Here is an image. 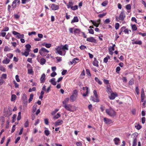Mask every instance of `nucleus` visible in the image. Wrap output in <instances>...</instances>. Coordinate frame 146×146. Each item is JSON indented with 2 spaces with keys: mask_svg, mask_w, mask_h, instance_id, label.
Returning a JSON list of instances; mask_svg holds the SVG:
<instances>
[{
  "mask_svg": "<svg viewBox=\"0 0 146 146\" xmlns=\"http://www.w3.org/2000/svg\"><path fill=\"white\" fill-rule=\"evenodd\" d=\"M55 50L56 51V53L60 55L64 56L66 54V51L68 50V46L67 44L61 45L55 48Z\"/></svg>",
  "mask_w": 146,
  "mask_h": 146,
  "instance_id": "f257e3e1",
  "label": "nucleus"
},
{
  "mask_svg": "<svg viewBox=\"0 0 146 146\" xmlns=\"http://www.w3.org/2000/svg\"><path fill=\"white\" fill-rule=\"evenodd\" d=\"M138 133L137 132H135L131 135V137L132 138V146H136L137 139L138 138Z\"/></svg>",
  "mask_w": 146,
  "mask_h": 146,
  "instance_id": "f03ea898",
  "label": "nucleus"
},
{
  "mask_svg": "<svg viewBox=\"0 0 146 146\" xmlns=\"http://www.w3.org/2000/svg\"><path fill=\"white\" fill-rule=\"evenodd\" d=\"M67 110L72 112L75 111L76 110V107L70 104L65 105L62 106Z\"/></svg>",
  "mask_w": 146,
  "mask_h": 146,
  "instance_id": "7ed1b4c3",
  "label": "nucleus"
},
{
  "mask_svg": "<svg viewBox=\"0 0 146 146\" xmlns=\"http://www.w3.org/2000/svg\"><path fill=\"white\" fill-rule=\"evenodd\" d=\"M106 113L109 116L113 117L116 115V113L114 110L111 108L107 109L106 110Z\"/></svg>",
  "mask_w": 146,
  "mask_h": 146,
  "instance_id": "20e7f679",
  "label": "nucleus"
},
{
  "mask_svg": "<svg viewBox=\"0 0 146 146\" xmlns=\"http://www.w3.org/2000/svg\"><path fill=\"white\" fill-rule=\"evenodd\" d=\"M49 52L48 50L44 47L41 48L39 50V54L43 56H46Z\"/></svg>",
  "mask_w": 146,
  "mask_h": 146,
  "instance_id": "39448f33",
  "label": "nucleus"
},
{
  "mask_svg": "<svg viewBox=\"0 0 146 146\" xmlns=\"http://www.w3.org/2000/svg\"><path fill=\"white\" fill-rule=\"evenodd\" d=\"M78 92L76 90H74L73 91L72 94L70 96V101L71 102H73L76 99L77 97Z\"/></svg>",
  "mask_w": 146,
  "mask_h": 146,
  "instance_id": "423d86ee",
  "label": "nucleus"
},
{
  "mask_svg": "<svg viewBox=\"0 0 146 146\" xmlns=\"http://www.w3.org/2000/svg\"><path fill=\"white\" fill-rule=\"evenodd\" d=\"M125 17V15L124 11H122L119 14V17H116V20H117V18H118L121 21H123Z\"/></svg>",
  "mask_w": 146,
  "mask_h": 146,
  "instance_id": "0eeeda50",
  "label": "nucleus"
},
{
  "mask_svg": "<svg viewBox=\"0 0 146 146\" xmlns=\"http://www.w3.org/2000/svg\"><path fill=\"white\" fill-rule=\"evenodd\" d=\"M28 69V73L29 74H31L33 73V67L31 65L29 64H27V66Z\"/></svg>",
  "mask_w": 146,
  "mask_h": 146,
  "instance_id": "6e6552de",
  "label": "nucleus"
},
{
  "mask_svg": "<svg viewBox=\"0 0 146 146\" xmlns=\"http://www.w3.org/2000/svg\"><path fill=\"white\" fill-rule=\"evenodd\" d=\"M20 3V0H15L13 1L12 5L13 8H15L17 5H18Z\"/></svg>",
  "mask_w": 146,
  "mask_h": 146,
  "instance_id": "1a4fd4ad",
  "label": "nucleus"
},
{
  "mask_svg": "<svg viewBox=\"0 0 146 146\" xmlns=\"http://www.w3.org/2000/svg\"><path fill=\"white\" fill-rule=\"evenodd\" d=\"M90 21L92 23L94 26L96 27H98L100 23V20L99 19L96 21H94L91 20Z\"/></svg>",
  "mask_w": 146,
  "mask_h": 146,
  "instance_id": "9d476101",
  "label": "nucleus"
},
{
  "mask_svg": "<svg viewBox=\"0 0 146 146\" xmlns=\"http://www.w3.org/2000/svg\"><path fill=\"white\" fill-rule=\"evenodd\" d=\"M82 90L84 91H86L85 92H84V93L83 94V96H87L89 91L88 90V88L87 86L83 87L82 88Z\"/></svg>",
  "mask_w": 146,
  "mask_h": 146,
  "instance_id": "9b49d317",
  "label": "nucleus"
},
{
  "mask_svg": "<svg viewBox=\"0 0 146 146\" xmlns=\"http://www.w3.org/2000/svg\"><path fill=\"white\" fill-rule=\"evenodd\" d=\"M51 8L52 10L54 11L58 10L59 9V7L58 5L53 4L51 5Z\"/></svg>",
  "mask_w": 146,
  "mask_h": 146,
  "instance_id": "f8f14e48",
  "label": "nucleus"
},
{
  "mask_svg": "<svg viewBox=\"0 0 146 146\" xmlns=\"http://www.w3.org/2000/svg\"><path fill=\"white\" fill-rule=\"evenodd\" d=\"M82 32L80 29L76 28L74 29V34L76 36L79 35Z\"/></svg>",
  "mask_w": 146,
  "mask_h": 146,
  "instance_id": "ddd939ff",
  "label": "nucleus"
},
{
  "mask_svg": "<svg viewBox=\"0 0 146 146\" xmlns=\"http://www.w3.org/2000/svg\"><path fill=\"white\" fill-rule=\"evenodd\" d=\"M104 122L108 124H110L112 123L113 122L111 119H110L108 118L105 117L104 118Z\"/></svg>",
  "mask_w": 146,
  "mask_h": 146,
  "instance_id": "4468645a",
  "label": "nucleus"
},
{
  "mask_svg": "<svg viewBox=\"0 0 146 146\" xmlns=\"http://www.w3.org/2000/svg\"><path fill=\"white\" fill-rule=\"evenodd\" d=\"M46 79V75L44 73L43 74L41 75L40 78L41 83H43L44 82Z\"/></svg>",
  "mask_w": 146,
  "mask_h": 146,
  "instance_id": "2eb2a0df",
  "label": "nucleus"
},
{
  "mask_svg": "<svg viewBox=\"0 0 146 146\" xmlns=\"http://www.w3.org/2000/svg\"><path fill=\"white\" fill-rule=\"evenodd\" d=\"M117 94L116 93H112L111 94L110 96H109V98L110 99L113 100L117 96Z\"/></svg>",
  "mask_w": 146,
  "mask_h": 146,
  "instance_id": "dca6fc26",
  "label": "nucleus"
},
{
  "mask_svg": "<svg viewBox=\"0 0 146 146\" xmlns=\"http://www.w3.org/2000/svg\"><path fill=\"white\" fill-rule=\"evenodd\" d=\"M86 40L87 41L92 42H95L96 41L95 39L92 37L87 38Z\"/></svg>",
  "mask_w": 146,
  "mask_h": 146,
  "instance_id": "f3484780",
  "label": "nucleus"
},
{
  "mask_svg": "<svg viewBox=\"0 0 146 146\" xmlns=\"http://www.w3.org/2000/svg\"><path fill=\"white\" fill-rule=\"evenodd\" d=\"M79 62V59L78 58H74L72 60V61H70V63L71 64L73 63L75 64L76 63H78Z\"/></svg>",
  "mask_w": 146,
  "mask_h": 146,
  "instance_id": "a211bd4d",
  "label": "nucleus"
},
{
  "mask_svg": "<svg viewBox=\"0 0 146 146\" xmlns=\"http://www.w3.org/2000/svg\"><path fill=\"white\" fill-rule=\"evenodd\" d=\"M114 50V48L113 47L110 46L108 48L109 54L111 55H112L113 54V51Z\"/></svg>",
  "mask_w": 146,
  "mask_h": 146,
  "instance_id": "6ab92c4d",
  "label": "nucleus"
},
{
  "mask_svg": "<svg viewBox=\"0 0 146 146\" xmlns=\"http://www.w3.org/2000/svg\"><path fill=\"white\" fill-rule=\"evenodd\" d=\"M113 141L114 142V143L116 145H118L120 143V139L117 137H116L113 139Z\"/></svg>",
  "mask_w": 146,
  "mask_h": 146,
  "instance_id": "aec40b11",
  "label": "nucleus"
},
{
  "mask_svg": "<svg viewBox=\"0 0 146 146\" xmlns=\"http://www.w3.org/2000/svg\"><path fill=\"white\" fill-rule=\"evenodd\" d=\"M63 123V121L62 120L59 119L56 121L55 123V126H57L61 125Z\"/></svg>",
  "mask_w": 146,
  "mask_h": 146,
  "instance_id": "412c9836",
  "label": "nucleus"
},
{
  "mask_svg": "<svg viewBox=\"0 0 146 146\" xmlns=\"http://www.w3.org/2000/svg\"><path fill=\"white\" fill-rule=\"evenodd\" d=\"M90 99L94 102H99L98 98H95L94 96H91L90 98Z\"/></svg>",
  "mask_w": 146,
  "mask_h": 146,
  "instance_id": "4be33fe9",
  "label": "nucleus"
},
{
  "mask_svg": "<svg viewBox=\"0 0 146 146\" xmlns=\"http://www.w3.org/2000/svg\"><path fill=\"white\" fill-rule=\"evenodd\" d=\"M10 62V60L8 58H6L5 59L2 61V62L4 64H8Z\"/></svg>",
  "mask_w": 146,
  "mask_h": 146,
  "instance_id": "5701e85b",
  "label": "nucleus"
},
{
  "mask_svg": "<svg viewBox=\"0 0 146 146\" xmlns=\"http://www.w3.org/2000/svg\"><path fill=\"white\" fill-rule=\"evenodd\" d=\"M52 84L53 85H56V82L55 81V79L54 78H52L49 80Z\"/></svg>",
  "mask_w": 146,
  "mask_h": 146,
  "instance_id": "b1692460",
  "label": "nucleus"
},
{
  "mask_svg": "<svg viewBox=\"0 0 146 146\" xmlns=\"http://www.w3.org/2000/svg\"><path fill=\"white\" fill-rule=\"evenodd\" d=\"M69 99L68 98H66L65 99L64 101L62 102L63 104L62 106H64L65 105H67L66 104L68 102Z\"/></svg>",
  "mask_w": 146,
  "mask_h": 146,
  "instance_id": "393cba45",
  "label": "nucleus"
},
{
  "mask_svg": "<svg viewBox=\"0 0 146 146\" xmlns=\"http://www.w3.org/2000/svg\"><path fill=\"white\" fill-rule=\"evenodd\" d=\"M78 21V19L77 17H74L71 21V23H73L74 22H77Z\"/></svg>",
  "mask_w": 146,
  "mask_h": 146,
  "instance_id": "a878e982",
  "label": "nucleus"
},
{
  "mask_svg": "<svg viewBox=\"0 0 146 146\" xmlns=\"http://www.w3.org/2000/svg\"><path fill=\"white\" fill-rule=\"evenodd\" d=\"M65 4L66 5L68 8H71V7L72 6V5H73V3L71 1H70L68 4L66 3H65Z\"/></svg>",
  "mask_w": 146,
  "mask_h": 146,
  "instance_id": "bb28decb",
  "label": "nucleus"
},
{
  "mask_svg": "<svg viewBox=\"0 0 146 146\" xmlns=\"http://www.w3.org/2000/svg\"><path fill=\"white\" fill-rule=\"evenodd\" d=\"M22 99L25 102H27V96L25 94H23L22 97Z\"/></svg>",
  "mask_w": 146,
  "mask_h": 146,
  "instance_id": "cd10ccee",
  "label": "nucleus"
},
{
  "mask_svg": "<svg viewBox=\"0 0 146 146\" xmlns=\"http://www.w3.org/2000/svg\"><path fill=\"white\" fill-rule=\"evenodd\" d=\"M142 42L141 40H136L133 42L132 43L133 44H138L139 45L141 44Z\"/></svg>",
  "mask_w": 146,
  "mask_h": 146,
  "instance_id": "c85d7f7f",
  "label": "nucleus"
},
{
  "mask_svg": "<svg viewBox=\"0 0 146 146\" xmlns=\"http://www.w3.org/2000/svg\"><path fill=\"white\" fill-rule=\"evenodd\" d=\"M124 30L123 31V32L125 34H128L130 33L131 32V31L130 30H129L128 29H124Z\"/></svg>",
  "mask_w": 146,
  "mask_h": 146,
  "instance_id": "c756f323",
  "label": "nucleus"
},
{
  "mask_svg": "<svg viewBox=\"0 0 146 146\" xmlns=\"http://www.w3.org/2000/svg\"><path fill=\"white\" fill-rule=\"evenodd\" d=\"M106 91L108 93H110L112 92V90L110 86H107Z\"/></svg>",
  "mask_w": 146,
  "mask_h": 146,
  "instance_id": "7c9ffc66",
  "label": "nucleus"
},
{
  "mask_svg": "<svg viewBox=\"0 0 146 146\" xmlns=\"http://www.w3.org/2000/svg\"><path fill=\"white\" fill-rule=\"evenodd\" d=\"M46 60L45 59L43 58H42L40 59V64L41 65L44 64L46 62Z\"/></svg>",
  "mask_w": 146,
  "mask_h": 146,
  "instance_id": "2f4dec72",
  "label": "nucleus"
},
{
  "mask_svg": "<svg viewBox=\"0 0 146 146\" xmlns=\"http://www.w3.org/2000/svg\"><path fill=\"white\" fill-rule=\"evenodd\" d=\"M44 133L45 135L47 136H48L50 133L49 131L48 130V129L47 128H45V130H44Z\"/></svg>",
  "mask_w": 146,
  "mask_h": 146,
  "instance_id": "473e14b6",
  "label": "nucleus"
},
{
  "mask_svg": "<svg viewBox=\"0 0 146 146\" xmlns=\"http://www.w3.org/2000/svg\"><path fill=\"white\" fill-rule=\"evenodd\" d=\"M6 56H7V58H8L10 59H11L12 58L13 56V54L12 53H9L7 54Z\"/></svg>",
  "mask_w": 146,
  "mask_h": 146,
  "instance_id": "72a5a7b5",
  "label": "nucleus"
},
{
  "mask_svg": "<svg viewBox=\"0 0 146 146\" xmlns=\"http://www.w3.org/2000/svg\"><path fill=\"white\" fill-rule=\"evenodd\" d=\"M25 47L26 48V50L31 51L30 48L31 47V46L29 44H27L25 45Z\"/></svg>",
  "mask_w": 146,
  "mask_h": 146,
  "instance_id": "f704fd0d",
  "label": "nucleus"
},
{
  "mask_svg": "<svg viewBox=\"0 0 146 146\" xmlns=\"http://www.w3.org/2000/svg\"><path fill=\"white\" fill-rule=\"evenodd\" d=\"M141 97H145L144 89L142 88L141 92Z\"/></svg>",
  "mask_w": 146,
  "mask_h": 146,
  "instance_id": "c9c22d12",
  "label": "nucleus"
},
{
  "mask_svg": "<svg viewBox=\"0 0 146 146\" xmlns=\"http://www.w3.org/2000/svg\"><path fill=\"white\" fill-rule=\"evenodd\" d=\"M61 116L59 113H58L56 115L54 116L53 118V119H55L58 118Z\"/></svg>",
  "mask_w": 146,
  "mask_h": 146,
  "instance_id": "e433bc0d",
  "label": "nucleus"
},
{
  "mask_svg": "<svg viewBox=\"0 0 146 146\" xmlns=\"http://www.w3.org/2000/svg\"><path fill=\"white\" fill-rule=\"evenodd\" d=\"M16 37L19 39L23 38L24 37V35L23 34L20 35V33H19V34L16 36Z\"/></svg>",
  "mask_w": 146,
  "mask_h": 146,
  "instance_id": "4c0bfd02",
  "label": "nucleus"
},
{
  "mask_svg": "<svg viewBox=\"0 0 146 146\" xmlns=\"http://www.w3.org/2000/svg\"><path fill=\"white\" fill-rule=\"evenodd\" d=\"M131 27L133 31H135L137 30V28L135 25H131Z\"/></svg>",
  "mask_w": 146,
  "mask_h": 146,
  "instance_id": "58836bf2",
  "label": "nucleus"
},
{
  "mask_svg": "<svg viewBox=\"0 0 146 146\" xmlns=\"http://www.w3.org/2000/svg\"><path fill=\"white\" fill-rule=\"evenodd\" d=\"M95 80L96 81L98 82L99 84L100 85H101L102 84V82L101 81H100L98 78L96 77L95 78Z\"/></svg>",
  "mask_w": 146,
  "mask_h": 146,
  "instance_id": "ea45409f",
  "label": "nucleus"
},
{
  "mask_svg": "<svg viewBox=\"0 0 146 146\" xmlns=\"http://www.w3.org/2000/svg\"><path fill=\"white\" fill-rule=\"evenodd\" d=\"M93 65L96 67L98 66V62L96 60H94L93 62Z\"/></svg>",
  "mask_w": 146,
  "mask_h": 146,
  "instance_id": "a19ab883",
  "label": "nucleus"
},
{
  "mask_svg": "<svg viewBox=\"0 0 146 146\" xmlns=\"http://www.w3.org/2000/svg\"><path fill=\"white\" fill-rule=\"evenodd\" d=\"M16 98V96L15 94H13L11 95V100L12 101H14Z\"/></svg>",
  "mask_w": 146,
  "mask_h": 146,
  "instance_id": "79ce46f5",
  "label": "nucleus"
},
{
  "mask_svg": "<svg viewBox=\"0 0 146 146\" xmlns=\"http://www.w3.org/2000/svg\"><path fill=\"white\" fill-rule=\"evenodd\" d=\"M1 78L2 79H6L7 78V75L6 74H3L1 76Z\"/></svg>",
  "mask_w": 146,
  "mask_h": 146,
  "instance_id": "37998d69",
  "label": "nucleus"
},
{
  "mask_svg": "<svg viewBox=\"0 0 146 146\" xmlns=\"http://www.w3.org/2000/svg\"><path fill=\"white\" fill-rule=\"evenodd\" d=\"M30 51H29V50H26L23 54L25 55L26 56H27L29 54V52Z\"/></svg>",
  "mask_w": 146,
  "mask_h": 146,
  "instance_id": "c03bdc74",
  "label": "nucleus"
},
{
  "mask_svg": "<svg viewBox=\"0 0 146 146\" xmlns=\"http://www.w3.org/2000/svg\"><path fill=\"white\" fill-rule=\"evenodd\" d=\"M33 96H34V95L33 94H30V97L29 100V103H30L31 102V101L33 99Z\"/></svg>",
  "mask_w": 146,
  "mask_h": 146,
  "instance_id": "a18cd8bd",
  "label": "nucleus"
},
{
  "mask_svg": "<svg viewBox=\"0 0 146 146\" xmlns=\"http://www.w3.org/2000/svg\"><path fill=\"white\" fill-rule=\"evenodd\" d=\"M4 51L5 52L9 51H10L11 49L8 46H5L4 49Z\"/></svg>",
  "mask_w": 146,
  "mask_h": 146,
  "instance_id": "49530a36",
  "label": "nucleus"
},
{
  "mask_svg": "<svg viewBox=\"0 0 146 146\" xmlns=\"http://www.w3.org/2000/svg\"><path fill=\"white\" fill-rule=\"evenodd\" d=\"M0 70L4 72L6 71V69L2 65H1L0 66Z\"/></svg>",
  "mask_w": 146,
  "mask_h": 146,
  "instance_id": "de8ad7c7",
  "label": "nucleus"
},
{
  "mask_svg": "<svg viewBox=\"0 0 146 146\" xmlns=\"http://www.w3.org/2000/svg\"><path fill=\"white\" fill-rule=\"evenodd\" d=\"M17 117L16 114H14L12 117V123L14 122L16 120V118Z\"/></svg>",
  "mask_w": 146,
  "mask_h": 146,
  "instance_id": "09e8293b",
  "label": "nucleus"
},
{
  "mask_svg": "<svg viewBox=\"0 0 146 146\" xmlns=\"http://www.w3.org/2000/svg\"><path fill=\"white\" fill-rule=\"evenodd\" d=\"M126 9L128 10H129L131 9V6L130 4H128L127 5L125 6Z\"/></svg>",
  "mask_w": 146,
  "mask_h": 146,
  "instance_id": "8fccbe9b",
  "label": "nucleus"
},
{
  "mask_svg": "<svg viewBox=\"0 0 146 146\" xmlns=\"http://www.w3.org/2000/svg\"><path fill=\"white\" fill-rule=\"evenodd\" d=\"M110 58V57L109 56H107L104 58V62L105 63H107L108 61V59Z\"/></svg>",
  "mask_w": 146,
  "mask_h": 146,
  "instance_id": "3c124183",
  "label": "nucleus"
},
{
  "mask_svg": "<svg viewBox=\"0 0 146 146\" xmlns=\"http://www.w3.org/2000/svg\"><path fill=\"white\" fill-rule=\"evenodd\" d=\"M21 112H19L18 113V116L17 117V121H19L21 119Z\"/></svg>",
  "mask_w": 146,
  "mask_h": 146,
  "instance_id": "603ef678",
  "label": "nucleus"
},
{
  "mask_svg": "<svg viewBox=\"0 0 146 146\" xmlns=\"http://www.w3.org/2000/svg\"><path fill=\"white\" fill-rule=\"evenodd\" d=\"M78 8V6L76 5L74 6H72L71 9L73 10H75L77 9Z\"/></svg>",
  "mask_w": 146,
  "mask_h": 146,
  "instance_id": "864d4df0",
  "label": "nucleus"
},
{
  "mask_svg": "<svg viewBox=\"0 0 146 146\" xmlns=\"http://www.w3.org/2000/svg\"><path fill=\"white\" fill-rule=\"evenodd\" d=\"M45 46L47 48H49L51 47V44L50 43H46L45 44Z\"/></svg>",
  "mask_w": 146,
  "mask_h": 146,
  "instance_id": "5fc2aeb1",
  "label": "nucleus"
},
{
  "mask_svg": "<svg viewBox=\"0 0 146 146\" xmlns=\"http://www.w3.org/2000/svg\"><path fill=\"white\" fill-rule=\"evenodd\" d=\"M37 106L35 104L33 106V112H34L35 111L36 109Z\"/></svg>",
  "mask_w": 146,
  "mask_h": 146,
  "instance_id": "6e6d98bb",
  "label": "nucleus"
},
{
  "mask_svg": "<svg viewBox=\"0 0 146 146\" xmlns=\"http://www.w3.org/2000/svg\"><path fill=\"white\" fill-rule=\"evenodd\" d=\"M59 110V109H56L51 113V114L52 115L55 114Z\"/></svg>",
  "mask_w": 146,
  "mask_h": 146,
  "instance_id": "4d7b16f0",
  "label": "nucleus"
},
{
  "mask_svg": "<svg viewBox=\"0 0 146 146\" xmlns=\"http://www.w3.org/2000/svg\"><path fill=\"white\" fill-rule=\"evenodd\" d=\"M36 90V88L35 87H33L32 88H30L29 89V92H31L33 91H35Z\"/></svg>",
  "mask_w": 146,
  "mask_h": 146,
  "instance_id": "13d9d810",
  "label": "nucleus"
},
{
  "mask_svg": "<svg viewBox=\"0 0 146 146\" xmlns=\"http://www.w3.org/2000/svg\"><path fill=\"white\" fill-rule=\"evenodd\" d=\"M106 14V13H103L102 14H100L98 15V17L100 18H102L104 16H105Z\"/></svg>",
  "mask_w": 146,
  "mask_h": 146,
  "instance_id": "bf43d9fd",
  "label": "nucleus"
},
{
  "mask_svg": "<svg viewBox=\"0 0 146 146\" xmlns=\"http://www.w3.org/2000/svg\"><path fill=\"white\" fill-rule=\"evenodd\" d=\"M135 127L138 130H139L141 128V126L140 125L138 124L137 125L135 126Z\"/></svg>",
  "mask_w": 146,
  "mask_h": 146,
  "instance_id": "052dcab7",
  "label": "nucleus"
},
{
  "mask_svg": "<svg viewBox=\"0 0 146 146\" xmlns=\"http://www.w3.org/2000/svg\"><path fill=\"white\" fill-rule=\"evenodd\" d=\"M119 25L118 23H117L115 24V27L116 30H117L119 29Z\"/></svg>",
  "mask_w": 146,
  "mask_h": 146,
  "instance_id": "680f3d73",
  "label": "nucleus"
},
{
  "mask_svg": "<svg viewBox=\"0 0 146 146\" xmlns=\"http://www.w3.org/2000/svg\"><path fill=\"white\" fill-rule=\"evenodd\" d=\"M9 30V28L7 27H5L3 29L2 31H7Z\"/></svg>",
  "mask_w": 146,
  "mask_h": 146,
  "instance_id": "e2e57ef3",
  "label": "nucleus"
},
{
  "mask_svg": "<svg viewBox=\"0 0 146 146\" xmlns=\"http://www.w3.org/2000/svg\"><path fill=\"white\" fill-rule=\"evenodd\" d=\"M142 104V106L143 108H145L146 106V100H143V102Z\"/></svg>",
  "mask_w": 146,
  "mask_h": 146,
  "instance_id": "0e129e2a",
  "label": "nucleus"
},
{
  "mask_svg": "<svg viewBox=\"0 0 146 146\" xmlns=\"http://www.w3.org/2000/svg\"><path fill=\"white\" fill-rule=\"evenodd\" d=\"M77 146H82V142L79 141L76 143Z\"/></svg>",
  "mask_w": 146,
  "mask_h": 146,
  "instance_id": "69168bd1",
  "label": "nucleus"
},
{
  "mask_svg": "<svg viewBox=\"0 0 146 146\" xmlns=\"http://www.w3.org/2000/svg\"><path fill=\"white\" fill-rule=\"evenodd\" d=\"M56 75V73L55 72H53L51 74L50 76L52 77H54Z\"/></svg>",
  "mask_w": 146,
  "mask_h": 146,
  "instance_id": "338daca9",
  "label": "nucleus"
},
{
  "mask_svg": "<svg viewBox=\"0 0 146 146\" xmlns=\"http://www.w3.org/2000/svg\"><path fill=\"white\" fill-rule=\"evenodd\" d=\"M89 33L90 34H93L94 33V30L92 29H90L88 30Z\"/></svg>",
  "mask_w": 146,
  "mask_h": 146,
  "instance_id": "774afa93",
  "label": "nucleus"
}]
</instances>
